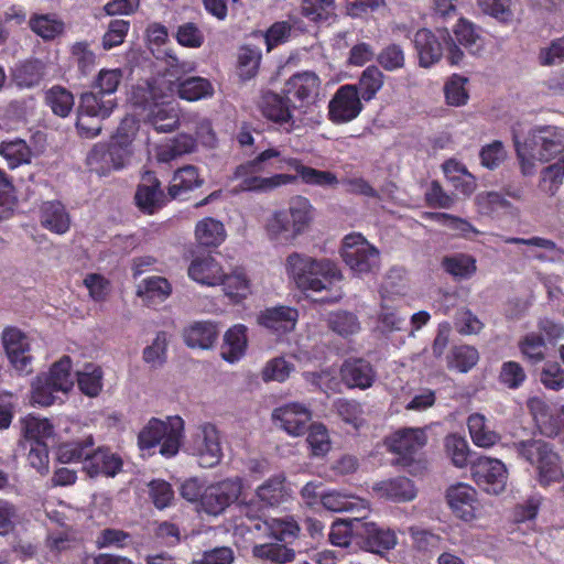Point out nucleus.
I'll use <instances>...</instances> for the list:
<instances>
[{"mask_svg": "<svg viewBox=\"0 0 564 564\" xmlns=\"http://www.w3.org/2000/svg\"><path fill=\"white\" fill-rule=\"evenodd\" d=\"M123 78L120 68H102L90 84V90L79 98L76 127L82 137L94 138L101 131L100 122L117 107V93Z\"/></svg>", "mask_w": 564, "mask_h": 564, "instance_id": "f257e3e1", "label": "nucleus"}, {"mask_svg": "<svg viewBox=\"0 0 564 564\" xmlns=\"http://www.w3.org/2000/svg\"><path fill=\"white\" fill-rule=\"evenodd\" d=\"M288 278L302 292L321 293L332 290L343 280L337 263L328 258H315L304 252H291L285 259Z\"/></svg>", "mask_w": 564, "mask_h": 564, "instance_id": "f03ea898", "label": "nucleus"}, {"mask_svg": "<svg viewBox=\"0 0 564 564\" xmlns=\"http://www.w3.org/2000/svg\"><path fill=\"white\" fill-rule=\"evenodd\" d=\"M513 141L523 175L535 172V162L546 163L564 152V127L536 124L521 139L517 133Z\"/></svg>", "mask_w": 564, "mask_h": 564, "instance_id": "7ed1b4c3", "label": "nucleus"}, {"mask_svg": "<svg viewBox=\"0 0 564 564\" xmlns=\"http://www.w3.org/2000/svg\"><path fill=\"white\" fill-rule=\"evenodd\" d=\"M313 220V206L303 196L293 198L288 208L274 212L265 223L270 241L279 246H291L310 227Z\"/></svg>", "mask_w": 564, "mask_h": 564, "instance_id": "20e7f679", "label": "nucleus"}, {"mask_svg": "<svg viewBox=\"0 0 564 564\" xmlns=\"http://www.w3.org/2000/svg\"><path fill=\"white\" fill-rule=\"evenodd\" d=\"M281 159H283L281 151L278 148H270L260 152L253 160L237 166L235 177L241 180L240 189L269 192L283 185L294 184V177L286 173L269 177L256 175V173L271 170H284L283 163H280Z\"/></svg>", "mask_w": 564, "mask_h": 564, "instance_id": "39448f33", "label": "nucleus"}, {"mask_svg": "<svg viewBox=\"0 0 564 564\" xmlns=\"http://www.w3.org/2000/svg\"><path fill=\"white\" fill-rule=\"evenodd\" d=\"M508 448L514 452L519 459L535 468L541 486L547 487L563 478L561 491L564 496V475L560 457L550 443L541 438H529L513 442L508 445Z\"/></svg>", "mask_w": 564, "mask_h": 564, "instance_id": "423d86ee", "label": "nucleus"}, {"mask_svg": "<svg viewBox=\"0 0 564 564\" xmlns=\"http://www.w3.org/2000/svg\"><path fill=\"white\" fill-rule=\"evenodd\" d=\"M170 95L159 93V87L147 84L132 93L134 105L147 111L145 118L158 132H171L178 124L177 106L169 100Z\"/></svg>", "mask_w": 564, "mask_h": 564, "instance_id": "0eeeda50", "label": "nucleus"}, {"mask_svg": "<svg viewBox=\"0 0 564 564\" xmlns=\"http://www.w3.org/2000/svg\"><path fill=\"white\" fill-rule=\"evenodd\" d=\"M184 433V421L181 416H169L166 421L152 417L138 435L141 451H151L160 445V454L173 457L178 453Z\"/></svg>", "mask_w": 564, "mask_h": 564, "instance_id": "6e6552de", "label": "nucleus"}, {"mask_svg": "<svg viewBox=\"0 0 564 564\" xmlns=\"http://www.w3.org/2000/svg\"><path fill=\"white\" fill-rule=\"evenodd\" d=\"M340 254L344 262L358 275L373 273L379 270V250L360 234L345 236Z\"/></svg>", "mask_w": 564, "mask_h": 564, "instance_id": "1a4fd4ad", "label": "nucleus"}, {"mask_svg": "<svg viewBox=\"0 0 564 564\" xmlns=\"http://www.w3.org/2000/svg\"><path fill=\"white\" fill-rule=\"evenodd\" d=\"M187 452L197 458L199 466L212 468L223 458V447L218 429L212 423L199 424L187 444Z\"/></svg>", "mask_w": 564, "mask_h": 564, "instance_id": "9d476101", "label": "nucleus"}, {"mask_svg": "<svg viewBox=\"0 0 564 564\" xmlns=\"http://www.w3.org/2000/svg\"><path fill=\"white\" fill-rule=\"evenodd\" d=\"M402 269H392L386 278L381 288V305L378 314V323L383 333H392L404 329L405 318L400 315L397 299L390 294L401 296L404 294L403 284H393V278H402Z\"/></svg>", "mask_w": 564, "mask_h": 564, "instance_id": "9b49d317", "label": "nucleus"}, {"mask_svg": "<svg viewBox=\"0 0 564 564\" xmlns=\"http://www.w3.org/2000/svg\"><path fill=\"white\" fill-rule=\"evenodd\" d=\"M470 471L476 485L487 494L499 495L506 489L509 473L502 460L479 456L471 463Z\"/></svg>", "mask_w": 564, "mask_h": 564, "instance_id": "f8f14e48", "label": "nucleus"}, {"mask_svg": "<svg viewBox=\"0 0 564 564\" xmlns=\"http://www.w3.org/2000/svg\"><path fill=\"white\" fill-rule=\"evenodd\" d=\"M290 104L286 96L268 91L261 98L260 111L279 131L291 133L303 127V119L292 113Z\"/></svg>", "mask_w": 564, "mask_h": 564, "instance_id": "ddd939ff", "label": "nucleus"}, {"mask_svg": "<svg viewBox=\"0 0 564 564\" xmlns=\"http://www.w3.org/2000/svg\"><path fill=\"white\" fill-rule=\"evenodd\" d=\"M364 105L355 84L340 86L328 102V119L335 124H345L355 120Z\"/></svg>", "mask_w": 564, "mask_h": 564, "instance_id": "4468645a", "label": "nucleus"}, {"mask_svg": "<svg viewBox=\"0 0 564 564\" xmlns=\"http://www.w3.org/2000/svg\"><path fill=\"white\" fill-rule=\"evenodd\" d=\"M427 437L423 429L404 427L395 431L386 440V445L391 453L399 456L398 465L409 466L413 455L426 444Z\"/></svg>", "mask_w": 564, "mask_h": 564, "instance_id": "2eb2a0df", "label": "nucleus"}, {"mask_svg": "<svg viewBox=\"0 0 564 564\" xmlns=\"http://www.w3.org/2000/svg\"><path fill=\"white\" fill-rule=\"evenodd\" d=\"M241 480L239 478L225 479L205 488L202 497L200 509L210 516L220 514L229 507L241 492Z\"/></svg>", "mask_w": 564, "mask_h": 564, "instance_id": "dca6fc26", "label": "nucleus"}, {"mask_svg": "<svg viewBox=\"0 0 564 564\" xmlns=\"http://www.w3.org/2000/svg\"><path fill=\"white\" fill-rule=\"evenodd\" d=\"M138 130V120L133 116H126L108 143L118 170L130 162L134 151L133 141Z\"/></svg>", "mask_w": 564, "mask_h": 564, "instance_id": "f3484780", "label": "nucleus"}, {"mask_svg": "<svg viewBox=\"0 0 564 564\" xmlns=\"http://www.w3.org/2000/svg\"><path fill=\"white\" fill-rule=\"evenodd\" d=\"M446 40H448V31L446 29L437 30L436 33L427 29L419 30L413 40L419 65L427 68L437 63L444 54Z\"/></svg>", "mask_w": 564, "mask_h": 564, "instance_id": "a211bd4d", "label": "nucleus"}, {"mask_svg": "<svg viewBox=\"0 0 564 564\" xmlns=\"http://www.w3.org/2000/svg\"><path fill=\"white\" fill-rule=\"evenodd\" d=\"M2 344L13 368L21 373H30L32 356L28 337L18 328L8 327L2 333Z\"/></svg>", "mask_w": 564, "mask_h": 564, "instance_id": "6ab92c4d", "label": "nucleus"}, {"mask_svg": "<svg viewBox=\"0 0 564 564\" xmlns=\"http://www.w3.org/2000/svg\"><path fill=\"white\" fill-rule=\"evenodd\" d=\"M321 79L313 72L293 74L285 83L283 93L290 99L301 105L314 104L319 95Z\"/></svg>", "mask_w": 564, "mask_h": 564, "instance_id": "aec40b11", "label": "nucleus"}, {"mask_svg": "<svg viewBox=\"0 0 564 564\" xmlns=\"http://www.w3.org/2000/svg\"><path fill=\"white\" fill-rule=\"evenodd\" d=\"M283 163L284 169H290L295 172L291 174L294 177V184L301 181L305 185L317 186L322 188H335L339 184L337 175L330 171L317 170L305 165L297 158H285L280 160Z\"/></svg>", "mask_w": 564, "mask_h": 564, "instance_id": "412c9836", "label": "nucleus"}, {"mask_svg": "<svg viewBox=\"0 0 564 564\" xmlns=\"http://www.w3.org/2000/svg\"><path fill=\"white\" fill-rule=\"evenodd\" d=\"M272 417L288 434L300 436L306 432L312 413L304 404L294 402L275 409Z\"/></svg>", "mask_w": 564, "mask_h": 564, "instance_id": "4be33fe9", "label": "nucleus"}, {"mask_svg": "<svg viewBox=\"0 0 564 564\" xmlns=\"http://www.w3.org/2000/svg\"><path fill=\"white\" fill-rule=\"evenodd\" d=\"M297 319L299 311L288 305L267 307L257 317L259 325L278 335L294 330Z\"/></svg>", "mask_w": 564, "mask_h": 564, "instance_id": "5701e85b", "label": "nucleus"}, {"mask_svg": "<svg viewBox=\"0 0 564 564\" xmlns=\"http://www.w3.org/2000/svg\"><path fill=\"white\" fill-rule=\"evenodd\" d=\"M447 502L453 513L463 521H471L478 506L477 491L469 485L459 482L447 489Z\"/></svg>", "mask_w": 564, "mask_h": 564, "instance_id": "b1692460", "label": "nucleus"}, {"mask_svg": "<svg viewBox=\"0 0 564 564\" xmlns=\"http://www.w3.org/2000/svg\"><path fill=\"white\" fill-rule=\"evenodd\" d=\"M187 273L193 281L206 286L220 285L225 276L223 265L212 254L194 257L188 265Z\"/></svg>", "mask_w": 564, "mask_h": 564, "instance_id": "393cba45", "label": "nucleus"}, {"mask_svg": "<svg viewBox=\"0 0 564 564\" xmlns=\"http://www.w3.org/2000/svg\"><path fill=\"white\" fill-rule=\"evenodd\" d=\"M321 502L329 511L356 514V520L365 518L369 511V502L367 500L356 495L336 490L322 494Z\"/></svg>", "mask_w": 564, "mask_h": 564, "instance_id": "a878e982", "label": "nucleus"}, {"mask_svg": "<svg viewBox=\"0 0 564 564\" xmlns=\"http://www.w3.org/2000/svg\"><path fill=\"white\" fill-rule=\"evenodd\" d=\"M376 376L372 365L361 358L347 359L340 367L341 380L350 389L366 390L370 388L376 380Z\"/></svg>", "mask_w": 564, "mask_h": 564, "instance_id": "bb28decb", "label": "nucleus"}, {"mask_svg": "<svg viewBox=\"0 0 564 564\" xmlns=\"http://www.w3.org/2000/svg\"><path fill=\"white\" fill-rule=\"evenodd\" d=\"M398 544V538L393 530L379 527L373 522L362 524V545L364 549L382 555L394 549Z\"/></svg>", "mask_w": 564, "mask_h": 564, "instance_id": "cd10ccee", "label": "nucleus"}, {"mask_svg": "<svg viewBox=\"0 0 564 564\" xmlns=\"http://www.w3.org/2000/svg\"><path fill=\"white\" fill-rule=\"evenodd\" d=\"M42 227L56 235H64L70 228V216L59 200H47L41 205Z\"/></svg>", "mask_w": 564, "mask_h": 564, "instance_id": "c85d7f7f", "label": "nucleus"}, {"mask_svg": "<svg viewBox=\"0 0 564 564\" xmlns=\"http://www.w3.org/2000/svg\"><path fill=\"white\" fill-rule=\"evenodd\" d=\"M121 458L105 448H98L96 451L91 449L89 458L84 464V469L89 477H97L100 475L113 477L121 470Z\"/></svg>", "mask_w": 564, "mask_h": 564, "instance_id": "c756f323", "label": "nucleus"}, {"mask_svg": "<svg viewBox=\"0 0 564 564\" xmlns=\"http://www.w3.org/2000/svg\"><path fill=\"white\" fill-rule=\"evenodd\" d=\"M293 488L283 475H275L265 480L257 489L258 498L270 507L280 506L293 497Z\"/></svg>", "mask_w": 564, "mask_h": 564, "instance_id": "7c9ffc66", "label": "nucleus"}, {"mask_svg": "<svg viewBox=\"0 0 564 564\" xmlns=\"http://www.w3.org/2000/svg\"><path fill=\"white\" fill-rule=\"evenodd\" d=\"M372 489L378 497L395 502L411 501L416 497L414 485L406 477H397L377 482Z\"/></svg>", "mask_w": 564, "mask_h": 564, "instance_id": "2f4dec72", "label": "nucleus"}, {"mask_svg": "<svg viewBox=\"0 0 564 564\" xmlns=\"http://www.w3.org/2000/svg\"><path fill=\"white\" fill-rule=\"evenodd\" d=\"M467 427L475 446L490 448L500 441V434L484 414L473 413L467 419Z\"/></svg>", "mask_w": 564, "mask_h": 564, "instance_id": "473e14b6", "label": "nucleus"}, {"mask_svg": "<svg viewBox=\"0 0 564 564\" xmlns=\"http://www.w3.org/2000/svg\"><path fill=\"white\" fill-rule=\"evenodd\" d=\"M218 337V329L212 322H195L183 330L185 344L191 348L209 349Z\"/></svg>", "mask_w": 564, "mask_h": 564, "instance_id": "72a5a7b5", "label": "nucleus"}, {"mask_svg": "<svg viewBox=\"0 0 564 564\" xmlns=\"http://www.w3.org/2000/svg\"><path fill=\"white\" fill-rule=\"evenodd\" d=\"M203 182L195 166L185 165L174 173L169 187V195L173 199H182L186 193L200 187Z\"/></svg>", "mask_w": 564, "mask_h": 564, "instance_id": "f704fd0d", "label": "nucleus"}, {"mask_svg": "<svg viewBox=\"0 0 564 564\" xmlns=\"http://www.w3.org/2000/svg\"><path fill=\"white\" fill-rule=\"evenodd\" d=\"M247 349V327L238 324L229 328L221 345V356L228 362H236L242 358Z\"/></svg>", "mask_w": 564, "mask_h": 564, "instance_id": "c9c22d12", "label": "nucleus"}, {"mask_svg": "<svg viewBox=\"0 0 564 564\" xmlns=\"http://www.w3.org/2000/svg\"><path fill=\"white\" fill-rule=\"evenodd\" d=\"M144 181L150 184L139 185L135 193V202L138 207L148 214L155 213L164 204L165 196L160 189V183L152 175H148Z\"/></svg>", "mask_w": 564, "mask_h": 564, "instance_id": "e433bc0d", "label": "nucleus"}, {"mask_svg": "<svg viewBox=\"0 0 564 564\" xmlns=\"http://www.w3.org/2000/svg\"><path fill=\"white\" fill-rule=\"evenodd\" d=\"M172 286L163 276H148L138 285L137 294L148 305H155L164 302L171 294Z\"/></svg>", "mask_w": 564, "mask_h": 564, "instance_id": "4c0bfd02", "label": "nucleus"}, {"mask_svg": "<svg viewBox=\"0 0 564 564\" xmlns=\"http://www.w3.org/2000/svg\"><path fill=\"white\" fill-rule=\"evenodd\" d=\"M227 237L224 224L213 217L199 220L195 227V238L200 246L218 247Z\"/></svg>", "mask_w": 564, "mask_h": 564, "instance_id": "58836bf2", "label": "nucleus"}, {"mask_svg": "<svg viewBox=\"0 0 564 564\" xmlns=\"http://www.w3.org/2000/svg\"><path fill=\"white\" fill-rule=\"evenodd\" d=\"M0 155L7 162V165L13 170L31 162L32 150L25 140L14 138L0 143Z\"/></svg>", "mask_w": 564, "mask_h": 564, "instance_id": "ea45409f", "label": "nucleus"}, {"mask_svg": "<svg viewBox=\"0 0 564 564\" xmlns=\"http://www.w3.org/2000/svg\"><path fill=\"white\" fill-rule=\"evenodd\" d=\"M176 89L178 97L187 101H198L214 95V86L210 80L199 76L180 80Z\"/></svg>", "mask_w": 564, "mask_h": 564, "instance_id": "a19ab883", "label": "nucleus"}, {"mask_svg": "<svg viewBox=\"0 0 564 564\" xmlns=\"http://www.w3.org/2000/svg\"><path fill=\"white\" fill-rule=\"evenodd\" d=\"M30 29L44 41H52L64 32V22L54 13L33 14Z\"/></svg>", "mask_w": 564, "mask_h": 564, "instance_id": "79ce46f5", "label": "nucleus"}, {"mask_svg": "<svg viewBox=\"0 0 564 564\" xmlns=\"http://www.w3.org/2000/svg\"><path fill=\"white\" fill-rule=\"evenodd\" d=\"M94 447V438L91 435L83 440L62 443L57 447V459L63 464L76 463L85 459V463L90 456Z\"/></svg>", "mask_w": 564, "mask_h": 564, "instance_id": "37998d69", "label": "nucleus"}, {"mask_svg": "<svg viewBox=\"0 0 564 564\" xmlns=\"http://www.w3.org/2000/svg\"><path fill=\"white\" fill-rule=\"evenodd\" d=\"M45 104L55 116L66 118L74 108V95L67 88L55 85L45 91Z\"/></svg>", "mask_w": 564, "mask_h": 564, "instance_id": "c03bdc74", "label": "nucleus"}, {"mask_svg": "<svg viewBox=\"0 0 564 564\" xmlns=\"http://www.w3.org/2000/svg\"><path fill=\"white\" fill-rule=\"evenodd\" d=\"M443 269L458 280H467L471 278L476 270V259L466 253H455L447 256L442 261Z\"/></svg>", "mask_w": 564, "mask_h": 564, "instance_id": "a18cd8bd", "label": "nucleus"}, {"mask_svg": "<svg viewBox=\"0 0 564 564\" xmlns=\"http://www.w3.org/2000/svg\"><path fill=\"white\" fill-rule=\"evenodd\" d=\"M270 535L285 544L292 543L300 533V525L293 517L271 518L263 521Z\"/></svg>", "mask_w": 564, "mask_h": 564, "instance_id": "49530a36", "label": "nucleus"}, {"mask_svg": "<svg viewBox=\"0 0 564 564\" xmlns=\"http://www.w3.org/2000/svg\"><path fill=\"white\" fill-rule=\"evenodd\" d=\"M196 148V140L189 134H180L161 145L158 150L160 162H171L184 154L191 153Z\"/></svg>", "mask_w": 564, "mask_h": 564, "instance_id": "de8ad7c7", "label": "nucleus"}, {"mask_svg": "<svg viewBox=\"0 0 564 564\" xmlns=\"http://www.w3.org/2000/svg\"><path fill=\"white\" fill-rule=\"evenodd\" d=\"M252 554L254 557L269 561L274 564H288L294 561L295 551L286 544L264 543L253 546Z\"/></svg>", "mask_w": 564, "mask_h": 564, "instance_id": "09e8293b", "label": "nucleus"}, {"mask_svg": "<svg viewBox=\"0 0 564 564\" xmlns=\"http://www.w3.org/2000/svg\"><path fill=\"white\" fill-rule=\"evenodd\" d=\"M384 75L377 66L365 68L356 84L361 100H372L377 93L382 88Z\"/></svg>", "mask_w": 564, "mask_h": 564, "instance_id": "8fccbe9b", "label": "nucleus"}, {"mask_svg": "<svg viewBox=\"0 0 564 564\" xmlns=\"http://www.w3.org/2000/svg\"><path fill=\"white\" fill-rule=\"evenodd\" d=\"M454 34L458 43L471 54H477L482 50L484 40L470 21L460 18L455 25Z\"/></svg>", "mask_w": 564, "mask_h": 564, "instance_id": "3c124183", "label": "nucleus"}, {"mask_svg": "<svg viewBox=\"0 0 564 564\" xmlns=\"http://www.w3.org/2000/svg\"><path fill=\"white\" fill-rule=\"evenodd\" d=\"M479 360V354L473 346L460 345L451 350L447 357V366L458 372H468Z\"/></svg>", "mask_w": 564, "mask_h": 564, "instance_id": "603ef678", "label": "nucleus"}, {"mask_svg": "<svg viewBox=\"0 0 564 564\" xmlns=\"http://www.w3.org/2000/svg\"><path fill=\"white\" fill-rule=\"evenodd\" d=\"M447 456L457 468H464L469 463L470 448L467 440L456 433L449 434L444 440Z\"/></svg>", "mask_w": 564, "mask_h": 564, "instance_id": "864d4df0", "label": "nucleus"}, {"mask_svg": "<svg viewBox=\"0 0 564 564\" xmlns=\"http://www.w3.org/2000/svg\"><path fill=\"white\" fill-rule=\"evenodd\" d=\"M86 161L90 171L98 175H106L112 170H118L108 143L96 144L88 153Z\"/></svg>", "mask_w": 564, "mask_h": 564, "instance_id": "5fc2aeb1", "label": "nucleus"}, {"mask_svg": "<svg viewBox=\"0 0 564 564\" xmlns=\"http://www.w3.org/2000/svg\"><path fill=\"white\" fill-rule=\"evenodd\" d=\"M220 285L226 295L231 299H245L250 293V281L242 268H236L231 273H226Z\"/></svg>", "mask_w": 564, "mask_h": 564, "instance_id": "6e6d98bb", "label": "nucleus"}, {"mask_svg": "<svg viewBox=\"0 0 564 564\" xmlns=\"http://www.w3.org/2000/svg\"><path fill=\"white\" fill-rule=\"evenodd\" d=\"M23 432L29 443L44 442L53 436L54 426L48 419L29 415L23 420Z\"/></svg>", "mask_w": 564, "mask_h": 564, "instance_id": "4d7b16f0", "label": "nucleus"}, {"mask_svg": "<svg viewBox=\"0 0 564 564\" xmlns=\"http://www.w3.org/2000/svg\"><path fill=\"white\" fill-rule=\"evenodd\" d=\"M72 360L68 356H63L58 361L53 364L47 375H42L45 379L61 390L62 393H67L74 384L70 375Z\"/></svg>", "mask_w": 564, "mask_h": 564, "instance_id": "13d9d810", "label": "nucleus"}, {"mask_svg": "<svg viewBox=\"0 0 564 564\" xmlns=\"http://www.w3.org/2000/svg\"><path fill=\"white\" fill-rule=\"evenodd\" d=\"M476 3L484 14L499 23L510 24L513 21L512 0H476Z\"/></svg>", "mask_w": 564, "mask_h": 564, "instance_id": "bf43d9fd", "label": "nucleus"}, {"mask_svg": "<svg viewBox=\"0 0 564 564\" xmlns=\"http://www.w3.org/2000/svg\"><path fill=\"white\" fill-rule=\"evenodd\" d=\"M43 66L39 61H25L13 72L14 82L19 87L31 88L39 85L43 78Z\"/></svg>", "mask_w": 564, "mask_h": 564, "instance_id": "052dcab7", "label": "nucleus"}, {"mask_svg": "<svg viewBox=\"0 0 564 564\" xmlns=\"http://www.w3.org/2000/svg\"><path fill=\"white\" fill-rule=\"evenodd\" d=\"M519 348L523 357L532 365H536L545 358L546 345L544 338L536 333L527 334L520 340Z\"/></svg>", "mask_w": 564, "mask_h": 564, "instance_id": "680f3d73", "label": "nucleus"}, {"mask_svg": "<svg viewBox=\"0 0 564 564\" xmlns=\"http://www.w3.org/2000/svg\"><path fill=\"white\" fill-rule=\"evenodd\" d=\"M564 180V158L554 164L544 167L541 172L540 188L550 196H554Z\"/></svg>", "mask_w": 564, "mask_h": 564, "instance_id": "e2e57ef3", "label": "nucleus"}, {"mask_svg": "<svg viewBox=\"0 0 564 564\" xmlns=\"http://www.w3.org/2000/svg\"><path fill=\"white\" fill-rule=\"evenodd\" d=\"M102 371L98 366L87 365L77 373V383L80 391L88 397H96L102 388Z\"/></svg>", "mask_w": 564, "mask_h": 564, "instance_id": "0e129e2a", "label": "nucleus"}, {"mask_svg": "<svg viewBox=\"0 0 564 564\" xmlns=\"http://www.w3.org/2000/svg\"><path fill=\"white\" fill-rule=\"evenodd\" d=\"M62 392L53 386L48 379L37 376L32 383L31 401L33 404L50 406L57 400V393Z\"/></svg>", "mask_w": 564, "mask_h": 564, "instance_id": "69168bd1", "label": "nucleus"}, {"mask_svg": "<svg viewBox=\"0 0 564 564\" xmlns=\"http://www.w3.org/2000/svg\"><path fill=\"white\" fill-rule=\"evenodd\" d=\"M306 442L313 456H324L330 449V441L327 429L323 424H312Z\"/></svg>", "mask_w": 564, "mask_h": 564, "instance_id": "338daca9", "label": "nucleus"}, {"mask_svg": "<svg viewBox=\"0 0 564 564\" xmlns=\"http://www.w3.org/2000/svg\"><path fill=\"white\" fill-rule=\"evenodd\" d=\"M377 62L388 72L401 69L405 64L404 51L398 44H389L380 51Z\"/></svg>", "mask_w": 564, "mask_h": 564, "instance_id": "774afa93", "label": "nucleus"}]
</instances>
